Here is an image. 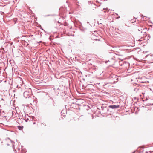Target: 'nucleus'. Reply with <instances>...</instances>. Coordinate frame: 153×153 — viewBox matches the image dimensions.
<instances>
[{"instance_id": "39448f33", "label": "nucleus", "mask_w": 153, "mask_h": 153, "mask_svg": "<svg viewBox=\"0 0 153 153\" xmlns=\"http://www.w3.org/2000/svg\"><path fill=\"white\" fill-rule=\"evenodd\" d=\"M120 107L119 105H112L109 106L108 107L111 109H115L119 108Z\"/></svg>"}, {"instance_id": "423d86ee", "label": "nucleus", "mask_w": 153, "mask_h": 153, "mask_svg": "<svg viewBox=\"0 0 153 153\" xmlns=\"http://www.w3.org/2000/svg\"><path fill=\"white\" fill-rule=\"evenodd\" d=\"M18 128L19 130H21L23 129V126H18Z\"/></svg>"}, {"instance_id": "6e6552de", "label": "nucleus", "mask_w": 153, "mask_h": 153, "mask_svg": "<svg viewBox=\"0 0 153 153\" xmlns=\"http://www.w3.org/2000/svg\"><path fill=\"white\" fill-rule=\"evenodd\" d=\"M133 85L134 88L135 87H135L137 88L139 86L138 84L137 83H134L133 84Z\"/></svg>"}, {"instance_id": "6ab92c4d", "label": "nucleus", "mask_w": 153, "mask_h": 153, "mask_svg": "<svg viewBox=\"0 0 153 153\" xmlns=\"http://www.w3.org/2000/svg\"><path fill=\"white\" fill-rule=\"evenodd\" d=\"M8 139H10V141H11V142H12V141H11V140L10 139V138H9Z\"/></svg>"}, {"instance_id": "c756f323", "label": "nucleus", "mask_w": 153, "mask_h": 153, "mask_svg": "<svg viewBox=\"0 0 153 153\" xmlns=\"http://www.w3.org/2000/svg\"><path fill=\"white\" fill-rule=\"evenodd\" d=\"M106 12V11H104V12Z\"/></svg>"}, {"instance_id": "9d476101", "label": "nucleus", "mask_w": 153, "mask_h": 153, "mask_svg": "<svg viewBox=\"0 0 153 153\" xmlns=\"http://www.w3.org/2000/svg\"><path fill=\"white\" fill-rule=\"evenodd\" d=\"M52 100H53V106H55V103L53 99H52Z\"/></svg>"}, {"instance_id": "7ed1b4c3", "label": "nucleus", "mask_w": 153, "mask_h": 153, "mask_svg": "<svg viewBox=\"0 0 153 153\" xmlns=\"http://www.w3.org/2000/svg\"><path fill=\"white\" fill-rule=\"evenodd\" d=\"M101 108L102 109V110L103 111V114H110V113L111 112L110 111L109 108H107L106 107H105L102 108V107Z\"/></svg>"}, {"instance_id": "4468645a", "label": "nucleus", "mask_w": 153, "mask_h": 153, "mask_svg": "<svg viewBox=\"0 0 153 153\" xmlns=\"http://www.w3.org/2000/svg\"><path fill=\"white\" fill-rule=\"evenodd\" d=\"M50 16V15H47L45 16V17H46V16Z\"/></svg>"}, {"instance_id": "1a4fd4ad", "label": "nucleus", "mask_w": 153, "mask_h": 153, "mask_svg": "<svg viewBox=\"0 0 153 153\" xmlns=\"http://www.w3.org/2000/svg\"><path fill=\"white\" fill-rule=\"evenodd\" d=\"M139 90V88L137 87H134V91L136 92H137Z\"/></svg>"}, {"instance_id": "cd10ccee", "label": "nucleus", "mask_w": 153, "mask_h": 153, "mask_svg": "<svg viewBox=\"0 0 153 153\" xmlns=\"http://www.w3.org/2000/svg\"><path fill=\"white\" fill-rule=\"evenodd\" d=\"M115 77V76L114 75H113Z\"/></svg>"}, {"instance_id": "bb28decb", "label": "nucleus", "mask_w": 153, "mask_h": 153, "mask_svg": "<svg viewBox=\"0 0 153 153\" xmlns=\"http://www.w3.org/2000/svg\"><path fill=\"white\" fill-rule=\"evenodd\" d=\"M42 42V41H41L40 42H39L40 43V42Z\"/></svg>"}, {"instance_id": "9b49d317", "label": "nucleus", "mask_w": 153, "mask_h": 153, "mask_svg": "<svg viewBox=\"0 0 153 153\" xmlns=\"http://www.w3.org/2000/svg\"><path fill=\"white\" fill-rule=\"evenodd\" d=\"M103 10H107L106 11H107L108 12L109 11V10H108V8H106V9L105 8H104Z\"/></svg>"}, {"instance_id": "7c9ffc66", "label": "nucleus", "mask_w": 153, "mask_h": 153, "mask_svg": "<svg viewBox=\"0 0 153 153\" xmlns=\"http://www.w3.org/2000/svg\"><path fill=\"white\" fill-rule=\"evenodd\" d=\"M141 30H143L142 29H141Z\"/></svg>"}, {"instance_id": "f257e3e1", "label": "nucleus", "mask_w": 153, "mask_h": 153, "mask_svg": "<svg viewBox=\"0 0 153 153\" xmlns=\"http://www.w3.org/2000/svg\"><path fill=\"white\" fill-rule=\"evenodd\" d=\"M68 108H67L66 107V110H71L72 111L71 109H79V108H78V105H77V104H76V103L74 102H72L71 104H69L68 106Z\"/></svg>"}, {"instance_id": "20e7f679", "label": "nucleus", "mask_w": 153, "mask_h": 153, "mask_svg": "<svg viewBox=\"0 0 153 153\" xmlns=\"http://www.w3.org/2000/svg\"><path fill=\"white\" fill-rule=\"evenodd\" d=\"M83 101H84V100L83 99H79L77 100L76 102L75 103L76 104H77V105H78V108L79 110L80 109L79 106H81L82 104V102H83Z\"/></svg>"}, {"instance_id": "4be33fe9", "label": "nucleus", "mask_w": 153, "mask_h": 153, "mask_svg": "<svg viewBox=\"0 0 153 153\" xmlns=\"http://www.w3.org/2000/svg\"><path fill=\"white\" fill-rule=\"evenodd\" d=\"M116 78V80H117L118 78Z\"/></svg>"}, {"instance_id": "2f4dec72", "label": "nucleus", "mask_w": 153, "mask_h": 153, "mask_svg": "<svg viewBox=\"0 0 153 153\" xmlns=\"http://www.w3.org/2000/svg\"><path fill=\"white\" fill-rule=\"evenodd\" d=\"M1 52V51H0V52Z\"/></svg>"}, {"instance_id": "0eeeda50", "label": "nucleus", "mask_w": 153, "mask_h": 153, "mask_svg": "<svg viewBox=\"0 0 153 153\" xmlns=\"http://www.w3.org/2000/svg\"><path fill=\"white\" fill-rule=\"evenodd\" d=\"M77 0H75V3L78 6H80L79 5V3L78 1H76Z\"/></svg>"}, {"instance_id": "f8f14e48", "label": "nucleus", "mask_w": 153, "mask_h": 153, "mask_svg": "<svg viewBox=\"0 0 153 153\" xmlns=\"http://www.w3.org/2000/svg\"><path fill=\"white\" fill-rule=\"evenodd\" d=\"M88 3L92 4V2L91 1H89L88 2Z\"/></svg>"}, {"instance_id": "393cba45", "label": "nucleus", "mask_w": 153, "mask_h": 153, "mask_svg": "<svg viewBox=\"0 0 153 153\" xmlns=\"http://www.w3.org/2000/svg\"><path fill=\"white\" fill-rule=\"evenodd\" d=\"M138 31H140V30H139V29H138Z\"/></svg>"}, {"instance_id": "b1692460", "label": "nucleus", "mask_w": 153, "mask_h": 153, "mask_svg": "<svg viewBox=\"0 0 153 153\" xmlns=\"http://www.w3.org/2000/svg\"><path fill=\"white\" fill-rule=\"evenodd\" d=\"M116 15H117V16H118V14L117 13H116Z\"/></svg>"}, {"instance_id": "412c9836", "label": "nucleus", "mask_w": 153, "mask_h": 153, "mask_svg": "<svg viewBox=\"0 0 153 153\" xmlns=\"http://www.w3.org/2000/svg\"><path fill=\"white\" fill-rule=\"evenodd\" d=\"M148 152H147V151L146 152V153H148Z\"/></svg>"}, {"instance_id": "ddd939ff", "label": "nucleus", "mask_w": 153, "mask_h": 153, "mask_svg": "<svg viewBox=\"0 0 153 153\" xmlns=\"http://www.w3.org/2000/svg\"><path fill=\"white\" fill-rule=\"evenodd\" d=\"M29 120V119L28 118H27V119L25 120V121L27 122V121Z\"/></svg>"}, {"instance_id": "c85d7f7f", "label": "nucleus", "mask_w": 153, "mask_h": 153, "mask_svg": "<svg viewBox=\"0 0 153 153\" xmlns=\"http://www.w3.org/2000/svg\"><path fill=\"white\" fill-rule=\"evenodd\" d=\"M2 100H3V98H2Z\"/></svg>"}, {"instance_id": "5701e85b", "label": "nucleus", "mask_w": 153, "mask_h": 153, "mask_svg": "<svg viewBox=\"0 0 153 153\" xmlns=\"http://www.w3.org/2000/svg\"><path fill=\"white\" fill-rule=\"evenodd\" d=\"M135 151L133 152L132 153H135Z\"/></svg>"}, {"instance_id": "f3484780", "label": "nucleus", "mask_w": 153, "mask_h": 153, "mask_svg": "<svg viewBox=\"0 0 153 153\" xmlns=\"http://www.w3.org/2000/svg\"><path fill=\"white\" fill-rule=\"evenodd\" d=\"M152 152H153V151H151L149 152H150V153H152Z\"/></svg>"}, {"instance_id": "a878e982", "label": "nucleus", "mask_w": 153, "mask_h": 153, "mask_svg": "<svg viewBox=\"0 0 153 153\" xmlns=\"http://www.w3.org/2000/svg\"><path fill=\"white\" fill-rule=\"evenodd\" d=\"M144 82H141V83H144Z\"/></svg>"}, {"instance_id": "dca6fc26", "label": "nucleus", "mask_w": 153, "mask_h": 153, "mask_svg": "<svg viewBox=\"0 0 153 153\" xmlns=\"http://www.w3.org/2000/svg\"><path fill=\"white\" fill-rule=\"evenodd\" d=\"M41 28L43 30H44L42 28V27L41 26Z\"/></svg>"}, {"instance_id": "aec40b11", "label": "nucleus", "mask_w": 153, "mask_h": 153, "mask_svg": "<svg viewBox=\"0 0 153 153\" xmlns=\"http://www.w3.org/2000/svg\"><path fill=\"white\" fill-rule=\"evenodd\" d=\"M35 123H36L35 122H34V123H33V124H35Z\"/></svg>"}, {"instance_id": "f03ea898", "label": "nucleus", "mask_w": 153, "mask_h": 153, "mask_svg": "<svg viewBox=\"0 0 153 153\" xmlns=\"http://www.w3.org/2000/svg\"><path fill=\"white\" fill-rule=\"evenodd\" d=\"M32 92L31 89L30 88L28 89L24 92V97L26 98H29L31 95Z\"/></svg>"}, {"instance_id": "a211bd4d", "label": "nucleus", "mask_w": 153, "mask_h": 153, "mask_svg": "<svg viewBox=\"0 0 153 153\" xmlns=\"http://www.w3.org/2000/svg\"><path fill=\"white\" fill-rule=\"evenodd\" d=\"M25 152H26V151L25 150Z\"/></svg>"}, {"instance_id": "2eb2a0df", "label": "nucleus", "mask_w": 153, "mask_h": 153, "mask_svg": "<svg viewBox=\"0 0 153 153\" xmlns=\"http://www.w3.org/2000/svg\"><path fill=\"white\" fill-rule=\"evenodd\" d=\"M120 18V16H119L117 18V19H119V18Z\"/></svg>"}]
</instances>
